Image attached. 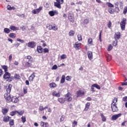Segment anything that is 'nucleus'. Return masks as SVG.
Returning <instances> with one entry per match:
<instances>
[{
	"instance_id": "obj_1",
	"label": "nucleus",
	"mask_w": 127,
	"mask_h": 127,
	"mask_svg": "<svg viewBox=\"0 0 127 127\" xmlns=\"http://www.w3.org/2000/svg\"><path fill=\"white\" fill-rule=\"evenodd\" d=\"M24 68H32L33 67V59L30 56L25 57L22 63Z\"/></svg>"
},
{
	"instance_id": "obj_2",
	"label": "nucleus",
	"mask_w": 127,
	"mask_h": 127,
	"mask_svg": "<svg viewBox=\"0 0 127 127\" xmlns=\"http://www.w3.org/2000/svg\"><path fill=\"white\" fill-rule=\"evenodd\" d=\"M12 87V85L11 84H7L5 87L6 93L4 94V98L7 103H10V91Z\"/></svg>"
},
{
	"instance_id": "obj_3",
	"label": "nucleus",
	"mask_w": 127,
	"mask_h": 127,
	"mask_svg": "<svg viewBox=\"0 0 127 127\" xmlns=\"http://www.w3.org/2000/svg\"><path fill=\"white\" fill-rule=\"evenodd\" d=\"M127 24V19L126 18H123L120 22V27L121 30H126V25Z\"/></svg>"
},
{
	"instance_id": "obj_4",
	"label": "nucleus",
	"mask_w": 127,
	"mask_h": 127,
	"mask_svg": "<svg viewBox=\"0 0 127 127\" xmlns=\"http://www.w3.org/2000/svg\"><path fill=\"white\" fill-rule=\"evenodd\" d=\"M63 3H64V0H56V2H54V5L61 9V4H63Z\"/></svg>"
},
{
	"instance_id": "obj_5",
	"label": "nucleus",
	"mask_w": 127,
	"mask_h": 127,
	"mask_svg": "<svg viewBox=\"0 0 127 127\" xmlns=\"http://www.w3.org/2000/svg\"><path fill=\"white\" fill-rule=\"evenodd\" d=\"M10 76H11L10 73L8 72H5V73L3 75V78L5 80H6V79H8V81L9 82H11V81H12V78L10 77Z\"/></svg>"
},
{
	"instance_id": "obj_6",
	"label": "nucleus",
	"mask_w": 127,
	"mask_h": 127,
	"mask_svg": "<svg viewBox=\"0 0 127 127\" xmlns=\"http://www.w3.org/2000/svg\"><path fill=\"white\" fill-rule=\"evenodd\" d=\"M64 100L67 101V102H71V101H72V95L70 92H68L64 95Z\"/></svg>"
},
{
	"instance_id": "obj_7",
	"label": "nucleus",
	"mask_w": 127,
	"mask_h": 127,
	"mask_svg": "<svg viewBox=\"0 0 127 127\" xmlns=\"http://www.w3.org/2000/svg\"><path fill=\"white\" fill-rule=\"evenodd\" d=\"M76 98H79V97H83L85 95V92L81 89L78 90L76 91Z\"/></svg>"
},
{
	"instance_id": "obj_8",
	"label": "nucleus",
	"mask_w": 127,
	"mask_h": 127,
	"mask_svg": "<svg viewBox=\"0 0 127 127\" xmlns=\"http://www.w3.org/2000/svg\"><path fill=\"white\" fill-rule=\"evenodd\" d=\"M41 10H42V6H40L38 8L36 9H33L32 11V13H33V14H36V13H39V12H40Z\"/></svg>"
},
{
	"instance_id": "obj_9",
	"label": "nucleus",
	"mask_w": 127,
	"mask_h": 127,
	"mask_svg": "<svg viewBox=\"0 0 127 127\" xmlns=\"http://www.w3.org/2000/svg\"><path fill=\"white\" fill-rule=\"evenodd\" d=\"M18 98L19 97L16 96H13L12 98L10 97V102H12V103H18L19 102Z\"/></svg>"
},
{
	"instance_id": "obj_10",
	"label": "nucleus",
	"mask_w": 127,
	"mask_h": 127,
	"mask_svg": "<svg viewBox=\"0 0 127 127\" xmlns=\"http://www.w3.org/2000/svg\"><path fill=\"white\" fill-rule=\"evenodd\" d=\"M114 38L116 41H117V40H119L121 39V32H116L114 35Z\"/></svg>"
},
{
	"instance_id": "obj_11",
	"label": "nucleus",
	"mask_w": 127,
	"mask_h": 127,
	"mask_svg": "<svg viewBox=\"0 0 127 127\" xmlns=\"http://www.w3.org/2000/svg\"><path fill=\"white\" fill-rule=\"evenodd\" d=\"M49 14L50 16H54V15H57V14H58V11H57V10H55L54 11H50L49 12Z\"/></svg>"
},
{
	"instance_id": "obj_12",
	"label": "nucleus",
	"mask_w": 127,
	"mask_h": 127,
	"mask_svg": "<svg viewBox=\"0 0 127 127\" xmlns=\"http://www.w3.org/2000/svg\"><path fill=\"white\" fill-rule=\"evenodd\" d=\"M111 109L113 113L118 112V111H119V109H118V107H117V105L111 104Z\"/></svg>"
},
{
	"instance_id": "obj_13",
	"label": "nucleus",
	"mask_w": 127,
	"mask_h": 127,
	"mask_svg": "<svg viewBox=\"0 0 127 127\" xmlns=\"http://www.w3.org/2000/svg\"><path fill=\"white\" fill-rule=\"evenodd\" d=\"M121 116H122V114H121V113L114 115L112 116V121H116V120H118V119H119V118H120V117H121Z\"/></svg>"
},
{
	"instance_id": "obj_14",
	"label": "nucleus",
	"mask_w": 127,
	"mask_h": 127,
	"mask_svg": "<svg viewBox=\"0 0 127 127\" xmlns=\"http://www.w3.org/2000/svg\"><path fill=\"white\" fill-rule=\"evenodd\" d=\"M81 45H82V44L81 43H78V42H76L74 46L73 47L76 49V50H79L80 48H81Z\"/></svg>"
},
{
	"instance_id": "obj_15",
	"label": "nucleus",
	"mask_w": 127,
	"mask_h": 127,
	"mask_svg": "<svg viewBox=\"0 0 127 127\" xmlns=\"http://www.w3.org/2000/svg\"><path fill=\"white\" fill-rule=\"evenodd\" d=\"M35 46H36V43L35 42H30L28 43V47H30V48H34Z\"/></svg>"
},
{
	"instance_id": "obj_16",
	"label": "nucleus",
	"mask_w": 127,
	"mask_h": 127,
	"mask_svg": "<svg viewBox=\"0 0 127 127\" xmlns=\"http://www.w3.org/2000/svg\"><path fill=\"white\" fill-rule=\"evenodd\" d=\"M52 95H53V96H54V97H56L57 98H59L61 96L60 92H57V91H56L55 90H54L53 91Z\"/></svg>"
},
{
	"instance_id": "obj_17",
	"label": "nucleus",
	"mask_w": 127,
	"mask_h": 127,
	"mask_svg": "<svg viewBox=\"0 0 127 127\" xmlns=\"http://www.w3.org/2000/svg\"><path fill=\"white\" fill-rule=\"evenodd\" d=\"M35 78V72H33L32 74L29 77L28 80L30 82H32Z\"/></svg>"
},
{
	"instance_id": "obj_18",
	"label": "nucleus",
	"mask_w": 127,
	"mask_h": 127,
	"mask_svg": "<svg viewBox=\"0 0 127 127\" xmlns=\"http://www.w3.org/2000/svg\"><path fill=\"white\" fill-rule=\"evenodd\" d=\"M90 106H91V103L90 102H87L85 104V107L83 110L84 112H87L90 109Z\"/></svg>"
},
{
	"instance_id": "obj_19",
	"label": "nucleus",
	"mask_w": 127,
	"mask_h": 127,
	"mask_svg": "<svg viewBox=\"0 0 127 127\" xmlns=\"http://www.w3.org/2000/svg\"><path fill=\"white\" fill-rule=\"evenodd\" d=\"M68 19L70 22H72V23H74V22L75 21V20H74V16H72L71 14H69L68 15Z\"/></svg>"
},
{
	"instance_id": "obj_20",
	"label": "nucleus",
	"mask_w": 127,
	"mask_h": 127,
	"mask_svg": "<svg viewBox=\"0 0 127 127\" xmlns=\"http://www.w3.org/2000/svg\"><path fill=\"white\" fill-rule=\"evenodd\" d=\"M87 56L89 60H92L93 59V53L92 52H87Z\"/></svg>"
},
{
	"instance_id": "obj_21",
	"label": "nucleus",
	"mask_w": 127,
	"mask_h": 127,
	"mask_svg": "<svg viewBox=\"0 0 127 127\" xmlns=\"http://www.w3.org/2000/svg\"><path fill=\"white\" fill-rule=\"evenodd\" d=\"M65 98L63 97H60L58 99V102L60 103V104H64L65 103Z\"/></svg>"
},
{
	"instance_id": "obj_22",
	"label": "nucleus",
	"mask_w": 127,
	"mask_h": 127,
	"mask_svg": "<svg viewBox=\"0 0 127 127\" xmlns=\"http://www.w3.org/2000/svg\"><path fill=\"white\" fill-rule=\"evenodd\" d=\"M9 28L11 30H12V31H16V30H19V28L17 27H15V26L11 25L9 27Z\"/></svg>"
},
{
	"instance_id": "obj_23",
	"label": "nucleus",
	"mask_w": 127,
	"mask_h": 127,
	"mask_svg": "<svg viewBox=\"0 0 127 127\" xmlns=\"http://www.w3.org/2000/svg\"><path fill=\"white\" fill-rule=\"evenodd\" d=\"M10 119L11 118L9 116H4L3 118V122L7 123L8 122H9V119Z\"/></svg>"
},
{
	"instance_id": "obj_24",
	"label": "nucleus",
	"mask_w": 127,
	"mask_h": 127,
	"mask_svg": "<svg viewBox=\"0 0 127 127\" xmlns=\"http://www.w3.org/2000/svg\"><path fill=\"white\" fill-rule=\"evenodd\" d=\"M37 50L38 53H42V52H43V48L40 46L37 47Z\"/></svg>"
},
{
	"instance_id": "obj_25",
	"label": "nucleus",
	"mask_w": 127,
	"mask_h": 127,
	"mask_svg": "<svg viewBox=\"0 0 127 127\" xmlns=\"http://www.w3.org/2000/svg\"><path fill=\"white\" fill-rule=\"evenodd\" d=\"M1 112L4 116H5V115H6V114H7L8 112V109L6 108H2L1 110Z\"/></svg>"
},
{
	"instance_id": "obj_26",
	"label": "nucleus",
	"mask_w": 127,
	"mask_h": 127,
	"mask_svg": "<svg viewBox=\"0 0 127 127\" xmlns=\"http://www.w3.org/2000/svg\"><path fill=\"white\" fill-rule=\"evenodd\" d=\"M9 125L10 127H13V126H14V120L13 119L9 120Z\"/></svg>"
},
{
	"instance_id": "obj_27",
	"label": "nucleus",
	"mask_w": 127,
	"mask_h": 127,
	"mask_svg": "<svg viewBox=\"0 0 127 127\" xmlns=\"http://www.w3.org/2000/svg\"><path fill=\"white\" fill-rule=\"evenodd\" d=\"M100 117H101L102 122H107V118H106L105 115H104V114L103 113L100 114Z\"/></svg>"
},
{
	"instance_id": "obj_28",
	"label": "nucleus",
	"mask_w": 127,
	"mask_h": 127,
	"mask_svg": "<svg viewBox=\"0 0 127 127\" xmlns=\"http://www.w3.org/2000/svg\"><path fill=\"white\" fill-rule=\"evenodd\" d=\"M49 87L50 88H56L57 87V84L54 82L50 83Z\"/></svg>"
},
{
	"instance_id": "obj_29",
	"label": "nucleus",
	"mask_w": 127,
	"mask_h": 127,
	"mask_svg": "<svg viewBox=\"0 0 127 127\" xmlns=\"http://www.w3.org/2000/svg\"><path fill=\"white\" fill-rule=\"evenodd\" d=\"M21 77L20 76V75H19V74H15L14 76V79H15V80H20Z\"/></svg>"
},
{
	"instance_id": "obj_30",
	"label": "nucleus",
	"mask_w": 127,
	"mask_h": 127,
	"mask_svg": "<svg viewBox=\"0 0 127 127\" xmlns=\"http://www.w3.org/2000/svg\"><path fill=\"white\" fill-rule=\"evenodd\" d=\"M1 67L2 69H3L5 73L7 72L8 69V67H7V65H1Z\"/></svg>"
},
{
	"instance_id": "obj_31",
	"label": "nucleus",
	"mask_w": 127,
	"mask_h": 127,
	"mask_svg": "<svg viewBox=\"0 0 127 127\" xmlns=\"http://www.w3.org/2000/svg\"><path fill=\"white\" fill-rule=\"evenodd\" d=\"M7 9L8 10H14V9H15V7H14V6H10V5H8L7 6Z\"/></svg>"
},
{
	"instance_id": "obj_32",
	"label": "nucleus",
	"mask_w": 127,
	"mask_h": 127,
	"mask_svg": "<svg viewBox=\"0 0 127 127\" xmlns=\"http://www.w3.org/2000/svg\"><path fill=\"white\" fill-rule=\"evenodd\" d=\"M9 37L10 38H15V37H16V34H15L14 33H10L9 34Z\"/></svg>"
},
{
	"instance_id": "obj_33",
	"label": "nucleus",
	"mask_w": 127,
	"mask_h": 127,
	"mask_svg": "<svg viewBox=\"0 0 127 127\" xmlns=\"http://www.w3.org/2000/svg\"><path fill=\"white\" fill-rule=\"evenodd\" d=\"M11 31L8 29V28H5L3 29V32L4 33H6L7 34H8Z\"/></svg>"
},
{
	"instance_id": "obj_34",
	"label": "nucleus",
	"mask_w": 127,
	"mask_h": 127,
	"mask_svg": "<svg viewBox=\"0 0 127 127\" xmlns=\"http://www.w3.org/2000/svg\"><path fill=\"white\" fill-rule=\"evenodd\" d=\"M65 83V75H63L61 80V84H64Z\"/></svg>"
},
{
	"instance_id": "obj_35",
	"label": "nucleus",
	"mask_w": 127,
	"mask_h": 127,
	"mask_svg": "<svg viewBox=\"0 0 127 127\" xmlns=\"http://www.w3.org/2000/svg\"><path fill=\"white\" fill-rule=\"evenodd\" d=\"M18 113V111H12L10 113V116H11V117H13V116H15Z\"/></svg>"
},
{
	"instance_id": "obj_36",
	"label": "nucleus",
	"mask_w": 127,
	"mask_h": 127,
	"mask_svg": "<svg viewBox=\"0 0 127 127\" xmlns=\"http://www.w3.org/2000/svg\"><path fill=\"white\" fill-rule=\"evenodd\" d=\"M108 11L109 12V13H111V14H113L114 12H115V10H114V9L112 8H109L108 9Z\"/></svg>"
},
{
	"instance_id": "obj_37",
	"label": "nucleus",
	"mask_w": 127,
	"mask_h": 127,
	"mask_svg": "<svg viewBox=\"0 0 127 127\" xmlns=\"http://www.w3.org/2000/svg\"><path fill=\"white\" fill-rule=\"evenodd\" d=\"M120 8L118 7V5H116L114 10L115 12H116V13H119V12H120Z\"/></svg>"
},
{
	"instance_id": "obj_38",
	"label": "nucleus",
	"mask_w": 127,
	"mask_h": 127,
	"mask_svg": "<svg viewBox=\"0 0 127 127\" xmlns=\"http://www.w3.org/2000/svg\"><path fill=\"white\" fill-rule=\"evenodd\" d=\"M77 125H78V122L76 121V120H74L72 123V127H77Z\"/></svg>"
},
{
	"instance_id": "obj_39",
	"label": "nucleus",
	"mask_w": 127,
	"mask_h": 127,
	"mask_svg": "<svg viewBox=\"0 0 127 127\" xmlns=\"http://www.w3.org/2000/svg\"><path fill=\"white\" fill-rule=\"evenodd\" d=\"M28 89V88L27 87V86H24L23 87V93L24 94V95L27 94Z\"/></svg>"
},
{
	"instance_id": "obj_40",
	"label": "nucleus",
	"mask_w": 127,
	"mask_h": 127,
	"mask_svg": "<svg viewBox=\"0 0 127 127\" xmlns=\"http://www.w3.org/2000/svg\"><path fill=\"white\" fill-rule=\"evenodd\" d=\"M68 34L69 36H74L75 35V31L71 30L69 32Z\"/></svg>"
},
{
	"instance_id": "obj_41",
	"label": "nucleus",
	"mask_w": 127,
	"mask_h": 127,
	"mask_svg": "<svg viewBox=\"0 0 127 127\" xmlns=\"http://www.w3.org/2000/svg\"><path fill=\"white\" fill-rule=\"evenodd\" d=\"M117 103H118V98H115L113 100V102L111 104H113V105H117Z\"/></svg>"
},
{
	"instance_id": "obj_42",
	"label": "nucleus",
	"mask_w": 127,
	"mask_h": 127,
	"mask_svg": "<svg viewBox=\"0 0 127 127\" xmlns=\"http://www.w3.org/2000/svg\"><path fill=\"white\" fill-rule=\"evenodd\" d=\"M88 44L93 45V39H92L91 38H89L88 39Z\"/></svg>"
},
{
	"instance_id": "obj_43",
	"label": "nucleus",
	"mask_w": 127,
	"mask_h": 127,
	"mask_svg": "<svg viewBox=\"0 0 127 127\" xmlns=\"http://www.w3.org/2000/svg\"><path fill=\"white\" fill-rule=\"evenodd\" d=\"M58 29V27L57 26H56L55 25L52 26V30H54L55 31H56Z\"/></svg>"
},
{
	"instance_id": "obj_44",
	"label": "nucleus",
	"mask_w": 127,
	"mask_h": 127,
	"mask_svg": "<svg viewBox=\"0 0 127 127\" xmlns=\"http://www.w3.org/2000/svg\"><path fill=\"white\" fill-rule=\"evenodd\" d=\"M93 85L94 86L95 88H96V89H98V90H101V87L100 86V85H99V84L95 83L93 84Z\"/></svg>"
},
{
	"instance_id": "obj_45",
	"label": "nucleus",
	"mask_w": 127,
	"mask_h": 127,
	"mask_svg": "<svg viewBox=\"0 0 127 127\" xmlns=\"http://www.w3.org/2000/svg\"><path fill=\"white\" fill-rule=\"evenodd\" d=\"M66 58H67V55H66L65 54H63L61 56V60H63V59H66Z\"/></svg>"
},
{
	"instance_id": "obj_46",
	"label": "nucleus",
	"mask_w": 127,
	"mask_h": 127,
	"mask_svg": "<svg viewBox=\"0 0 127 127\" xmlns=\"http://www.w3.org/2000/svg\"><path fill=\"white\" fill-rule=\"evenodd\" d=\"M77 39L78 41H82V35L81 34L77 35Z\"/></svg>"
},
{
	"instance_id": "obj_47",
	"label": "nucleus",
	"mask_w": 127,
	"mask_h": 127,
	"mask_svg": "<svg viewBox=\"0 0 127 127\" xmlns=\"http://www.w3.org/2000/svg\"><path fill=\"white\" fill-rule=\"evenodd\" d=\"M106 4L108 5V7H110V8L114 7V5L110 2H107Z\"/></svg>"
},
{
	"instance_id": "obj_48",
	"label": "nucleus",
	"mask_w": 127,
	"mask_h": 127,
	"mask_svg": "<svg viewBox=\"0 0 127 127\" xmlns=\"http://www.w3.org/2000/svg\"><path fill=\"white\" fill-rule=\"evenodd\" d=\"M107 27H108V28H111L112 22H111V21H109V22L107 23Z\"/></svg>"
},
{
	"instance_id": "obj_49",
	"label": "nucleus",
	"mask_w": 127,
	"mask_h": 127,
	"mask_svg": "<svg viewBox=\"0 0 127 127\" xmlns=\"http://www.w3.org/2000/svg\"><path fill=\"white\" fill-rule=\"evenodd\" d=\"M21 121H22V123H23V124H24V123H25V122H26V118H25V117L22 116L21 117Z\"/></svg>"
},
{
	"instance_id": "obj_50",
	"label": "nucleus",
	"mask_w": 127,
	"mask_h": 127,
	"mask_svg": "<svg viewBox=\"0 0 127 127\" xmlns=\"http://www.w3.org/2000/svg\"><path fill=\"white\" fill-rule=\"evenodd\" d=\"M17 114H18L19 116H22L23 114H24V110H22L20 112L18 111V113Z\"/></svg>"
},
{
	"instance_id": "obj_51",
	"label": "nucleus",
	"mask_w": 127,
	"mask_h": 127,
	"mask_svg": "<svg viewBox=\"0 0 127 127\" xmlns=\"http://www.w3.org/2000/svg\"><path fill=\"white\" fill-rule=\"evenodd\" d=\"M91 91L93 92H96V91L95 90V86H94V84L91 85Z\"/></svg>"
},
{
	"instance_id": "obj_52",
	"label": "nucleus",
	"mask_w": 127,
	"mask_h": 127,
	"mask_svg": "<svg viewBox=\"0 0 127 127\" xmlns=\"http://www.w3.org/2000/svg\"><path fill=\"white\" fill-rule=\"evenodd\" d=\"M43 50L44 51V53H48L49 52V50H48L47 48H44Z\"/></svg>"
},
{
	"instance_id": "obj_53",
	"label": "nucleus",
	"mask_w": 127,
	"mask_h": 127,
	"mask_svg": "<svg viewBox=\"0 0 127 127\" xmlns=\"http://www.w3.org/2000/svg\"><path fill=\"white\" fill-rule=\"evenodd\" d=\"M127 6H125L123 10V14H127Z\"/></svg>"
},
{
	"instance_id": "obj_54",
	"label": "nucleus",
	"mask_w": 127,
	"mask_h": 127,
	"mask_svg": "<svg viewBox=\"0 0 127 127\" xmlns=\"http://www.w3.org/2000/svg\"><path fill=\"white\" fill-rule=\"evenodd\" d=\"M65 120V116L64 115H62L61 118H60V122H63Z\"/></svg>"
},
{
	"instance_id": "obj_55",
	"label": "nucleus",
	"mask_w": 127,
	"mask_h": 127,
	"mask_svg": "<svg viewBox=\"0 0 127 127\" xmlns=\"http://www.w3.org/2000/svg\"><path fill=\"white\" fill-rule=\"evenodd\" d=\"M112 49H113V46H112V45H110L108 48V51H111V50H112Z\"/></svg>"
},
{
	"instance_id": "obj_56",
	"label": "nucleus",
	"mask_w": 127,
	"mask_h": 127,
	"mask_svg": "<svg viewBox=\"0 0 127 127\" xmlns=\"http://www.w3.org/2000/svg\"><path fill=\"white\" fill-rule=\"evenodd\" d=\"M57 68H58V66H57V65L55 64L52 67V70H56V69H57Z\"/></svg>"
},
{
	"instance_id": "obj_57",
	"label": "nucleus",
	"mask_w": 127,
	"mask_h": 127,
	"mask_svg": "<svg viewBox=\"0 0 127 127\" xmlns=\"http://www.w3.org/2000/svg\"><path fill=\"white\" fill-rule=\"evenodd\" d=\"M39 110L40 111V112H42V111H44V107H43V106H40L39 107Z\"/></svg>"
},
{
	"instance_id": "obj_58",
	"label": "nucleus",
	"mask_w": 127,
	"mask_h": 127,
	"mask_svg": "<svg viewBox=\"0 0 127 127\" xmlns=\"http://www.w3.org/2000/svg\"><path fill=\"white\" fill-rule=\"evenodd\" d=\"M99 40L100 42H102V31H100L99 34Z\"/></svg>"
},
{
	"instance_id": "obj_59",
	"label": "nucleus",
	"mask_w": 127,
	"mask_h": 127,
	"mask_svg": "<svg viewBox=\"0 0 127 127\" xmlns=\"http://www.w3.org/2000/svg\"><path fill=\"white\" fill-rule=\"evenodd\" d=\"M83 23H84V24H88V23H89V19H85L83 21Z\"/></svg>"
},
{
	"instance_id": "obj_60",
	"label": "nucleus",
	"mask_w": 127,
	"mask_h": 127,
	"mask_svg": "<svg viewBox=\"0 0 127 127\" xmlns=\"http://www.w3.org/2000/svg\"><path fill=\"white\" fill-rule=\"evenodd\" d=\"M17 41H19V42H21V43H24V41L23 40H21L19 38L17 39Z\"/></svg>"
},
{
	"instance_id": "obj_61",
	"label": "nucleus",
	"mask_w": 127,
	"mask_h": 127,
	"mask_svg": "<svg viewBox=\"0 0 127 127\" xmlns=\"http://www.w3.org/2000/svg\"><path fill=\"white\" fill-rule=\"evenodd\" d=\"M111 60H112L111 56H109L108 57H107V62H110V61H111Z\"/></svg>"
},
{
	"instance_id": "obj_62",
	"label": "nucleus",
	"mask_w": 127,
	"mask_h": 127,
	"mask_svg": "<svg viewBox=\"0 0 127 127\" xmlns=\"http://www.w3.org/2000/svg\"><path fill=\"white\" fill-rule=\"evenodd\" d=\"M49 127L48 123H47V122L44 123V127Z\"/></svg>"
},
{
	"instance_id": "obj_63",
	"label": "nucleus",
	"mask_w": 127,
	"mask_h": 127,
	"mask_svg": "<svg viewBox=\"0 0 127 127\" xmlns=\"http://www.w3.org/2000/svg\"><path fill=\"white\" fill-rule=\"evenodd\" d=\"M52 26H53V25H49V26H47V28H48L50 30H52Z\"/></svg>"
},
{
	"instance_id": "obj_64",
	"label": "nucleus",
	"mask_w": 127,
	"mask_h": 127,
	"mask_svg": "<svg viewBox=\"0 0 127 127\" xmlns=\"http://www.w3.org/2000/svg\"><path fill=\"white\" fill-rule=\"evenodd\" d=\"M123 101L124 102H127V96H125L123 98Z\"/></svg>"
}]
</instances>
